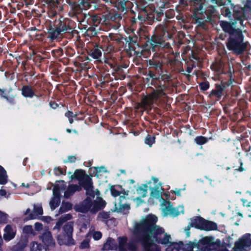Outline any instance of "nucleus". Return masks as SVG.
<instances>
[{"mask_svg":"<svg viewBox=\"0 0 251 251\" xmlns=\"http://www.w3.org/2000/svg\"><path fill=\"white\" fill-rule=\"evenodd\" d=\"M157 221L155 215L150 214L134 224L133 232L141 237L143 251H160L158 246L153 243L154 239L158 243L167 245L166 251H181L183 244L172 242L170 236L162 228L155 226Z\"/></svg>","mask_w":251,"mask_h":251,"instance_id":"1","label":"nucleus"},{"mask_svg":"<svg viewBox=\"0 0 251 251\" xmlns=\"http://www.w3.org/2000/svg\"><path fill=\"white\" fill-rule=\"evenodd\" d=\"M71 178L77 179L79 184L84 187L87 195L88 196L82 203L81 211L82 212L90 211L92 213H95L104 207L105 202L99 197V191L98 190H94L91 178L85 175L83 171H75L71 176Z\"/></svg>","mask_w":251,"mask_h":251,"instance_id":"2","label":"nucleus"},{"mask_svg":"<svg viewBox=\"0 0 251 251\" xmlns=\"http://www.w3.org/2000/svg\"><path fill=\"white\" fill-rule=\"evenodd\" d=\"M149 189L151 191V197L152 198L157 199L161 197L162 193L164 191L162 184L158 179L153 177L151 180L141 185L137 188L136 193L138 197L135 200L142 202L143 201L140 200V198L146 197Z\"/></svg>","mask_w":251,"mask_h":251,"instance_id":"3","label":"nucleus"},{"mask_svg":"<svg viewBox=\"0 0 251 251\" xmlns=\"http://www.w3.org/2000/svg\"><path fill=\"white\" fill-rule=\"evenodd\" d=\"M228 39L226 46L228 50L240 54L245 50L247 43H243V36L241 30H236Z\"/></svg>","mask_w":251,"mask_h":251,"instance_id":"4","label":"nucleus"},{"mask_svg":"<svg viewBox=\"0 0 251 251\" xmlns=\"http://www.w3.org/2000/svg\"><path fill=\"white\" fill-rule=\"evenodd\" d=\"M161 208L164 216L170 215L175 217L184 212L182 206H180L178 208H174L169 201H164L162 204Z\"/></svg>","mask_w":251,"mask_h":251,"instance_id":"5","label":"nucleus"},{"mask_svg":"<svg viewBox=\"0 0 251 251\" xmlns=\"http://www.w3.org/2000/svg\"><path fill=\"white\" fill-rule=\"evenodd\" d=\"M199 251H209L214 250L216 245L212 237H205L197 243Z\"/></svg>","mask_w":251,"mask_h":251,"instance_id":"6","label":"nucleus"},{"mask_svg":"<svg viewBox=\"0 0 251 251\" xmlns=\"http://www.w3.org/2000/svg\"><path fill=\"white\" fill-rule=\"evenodd\" d=\"M251 247V234H246L236 242L233 249L234 251H245V248Z\"/></svg>","mask_w":251,"mask_h":251,"instance_id":"7","label":"nucleus"},{"mask_svg":"<svg viewBox=\"0 0 251 251\" xmlns=\"http://www.w3.org/2000/svg\"><path fill=\"white\" fill-rule=\"evenodd\" d=\"M163 93L162 90L154 91L151 94L144 98L142 100L141 106L145 108L151 106L157 99L160 97Z\"/></svg>","mask_w":251,"mask_h":251,"instance_id":"8","label":"nucleus"},{"mask_svg":"<svg viewBox=\"0 0 251 251\" xmlns=\"http://www.w3.org/2000/svg\"><path fill=\"white\" fill-rule=\"evenodd\" d=\"M119 240V248L120 251H126L129 250L131 251H135L137 246L135 243L131 241L126 243L127 239L126 237H120Z\"/></svg>","mask_w":251,"mask_h":251,"instance_id":"9","label":"nucleus"},{"mask_svg":"<svg viewBox=\"0 0 251 251\" xmlns=\"http://www.w3.org/2000/svg\"><path fill=\"white\" fill-rule=\"evenodd\" d=\"M39 238L42 240L47 248L45 251H48V250L53 248L55 247V243L50 231H45L39 236Z\"/></svg>","mask_w":251,"mask_h":251,"instance_id":"10","label":"nucleus"},{"mask_svg":"<svg viewBox=\"0 0 251 251\" xmlns=\"http://www.w3.org/2000/svg\"><path fill=\"white\" fill-rule=\"evenodd\" d=\"M16 233V227L14 226L7 225L4 229L3 238L5 241H9L15 237Z\"/></svg>","mask_w":251,"mask_h":251,"instance_id":"11","label":"nucleus"},{"mask_svg":"<svg viewBox=\"0 0 251 251\" xmlns=\"http://www.w3.org/2000/svg\"><path fill=\"white\" fill-rule=\"evenodd\" d=\"M126 199V196H120V197L119 198V202L115 203L116 208L118 207V211L125 214L128 213L130 208L129 204L124 202Z\"/></svg>","mask_w":251,"mask_h":251,"instance_id":"12","label":"nucleus"},{"mask_svg":"<svg viewBox=\"0 0 251 251\" xmlns=\"http://www.w3.org/2000/svg\"><path fill=\"white\" fill-rule=\"evenodd\" d=\"M204 219L201 217H195L191 219L190 222L187 226V228L185 229L187 234L189 235V230L191 227L201 229Z\"/></svg>","mask_w":251,"mask_h":251,"instance_id":"13","label":"nucleus"},{"mask_svg":"<svg viewBox=\"0 0 251 251\" xmlns=\"http://www.w3.org/2000/svg\"><path fill=\"white\" fill-rule=\"evenodd\" d=\"M57 239L58 244L60 245H72L75 244V242L72 238V236H71V235H68L64 233L62 234L58 235Z\"/></svg>","mask_w":251,"mask_h":251,"instance_id":"14","label":"nucleus"},{"mask_svg":"<svg viewBox=\"0 0 251 251\" xmlns=\"http://www.w3.org/2000/svg\"><path fill=\"white\" fill-rule=\"evenodd\" d=\"M117 248L115 241L111 238H108L104 244L102 249L103 250H114Z\"/></svg>","mask_w":251,"mask_h":251,"instance_id":"15","label":"nucleus"},{"mask_svg":"<svg viewBox=\"0 0 251 251\" xmlns=\"http://www.w3.org/2000/svg\"><path fill=\"white\" fill-rule=\"evenodd\" d=\"M43 214V209L40 204H37L34 205V208L32 213L30 215V218L28 219H36L38 216Z\"/></svg>","mask_w":251,"mask_h":251,"instance_id":"16","label":"nucleus"},{"mask_svg":"<svg viewBox=\"0 0 251 251\" xmlns=\"http://www.w3.org/2000/svg\"><path fill=\"white\" fill-rule=\"evenodd\" d=\"M220 25L221 26L223 29L225 31L229 33L230 36H231L233 34H235L234 33L235 31L239 30V29H235L233 28L230 24L226 22L221 21L220 22Z\"/></svg>","mask_w":251,"mask_h":251,"instance_id":"17","label":"nucleus"},{"mask_svg":"<svg viewBox=\"0 0 251 251\" xmlns=\"http://www.w3.org/2000/svg\"><path fill=\"white\" fill-rule=\"evenodd\" d=\"M71 218L72 216L70 214H66L61 216L56 222V225L53 227V229L57 230V231H59L63 223L67 220L71 219Z\"/></svg>","mask_w":251,"mask_h":251,"instance_id":"18","label":"nucleus"},{"mask_svg":"<svg viewBox=\"0 0 251 251\" xmlns=\"http://www.w3.org/2000/svg\"><path fill=\"white\" fill-rule=\"evenodd\" d=\"M164 41L162 37L154 35L152 37L151 41V45L152 48L160 45L162 46H166V45L163 44Z\"/></svg>","mask_w":251,"mask_h":251,"instance_id":"19","label":"nucleus"},{"mask_svg":"<svg viewBox=\"0 0 251 251\" xmlns=\"http://www.w3.org/2000/svg\"><path fill=\"white\" fill-rule=\"evenodd\" d=\"M80 189V187L77 185H70L65 191L64 196L65 198H68L72 196L75 192L79 191Z\"/></svg>","mask_w":251,"mask_h":251,"instance_id":"20","label":"nucleus"},{"mask_svg":"<svg viewBox=\"0 0 251 251\" xmlns=\"http://www.w3.org/2000/svg\"><path fill=\"white\" fill-rule=\"evenodd\" d=\"M217 227V225L215 223L204 220L201 229L209 231L215 230Z\"/></svg>","mask_w":251,"mask_h":251,"instance_id":"21","label":"nucleus"},{"mask_svg":"<svg viewBox=\"0 0 251 251\" xmlns=\"http://www.w3.org/2000/svg\"><path fill=\"white\" fill-rule=\"evenodd\" d=\"M89 236H92L95 240H99L101 238L102 233L99 231L94 230V227H91L89 232L87 234V237Z\"/></svg>","mask_w":251,"mask_h":251,"instance_id":"22","label":"nucleus"},{"mask_svg":"<svg viewBox=\"0 0 251 251\" xmlns=\"http://www.w3.org/2000/svg\"><path fill=\"white\" fill-rule=\"evenodd\" d=\"M29 248L30 251H42L43 246L37 241H32L29 245Z\"/></svg>","mask_w":251,"mask_h":251,"instance_id":"23","label":"nucleus"},{"mask_svg":"<svg viewBox=\"0 0 251 251\" xmlns=\"http://www.w3.org/2000/svg\"><path fill=\"white\" fill-rule=\"evenodd\" d=\"M8 181V176L5 169L0 165V184H5Z\"/></svg>","mask_w":251,"mask_h":251,"instance_id":"24","label":"nucleus"},{"mask_svg":"<svg viewBox=\"0 0 251 251\" xmlns=\"http://www.w3.org/2000/svg\"><path fill=\"white\" fill-rule=\"evenodd\" d=\"M67 30V27L62 24L60 26L57 28L55 30L51 32V36L52 38H57L62 32Z\"/></svg>","mask_w":251,"mask_h":251,"instance_id":"25","label":"nucleus"},{"mask_svg":"<svg viewBox=\"0 0 251 251\" xmlns=\"http://www.w3.org/2000/svg\"><path fill=\"white\" fill-rule=\"evenodd\" d=\"M22 94L26 97H32L34 96V91L29 86H25L22 88Z\"/></svg>","mask_w":251,"mask_h":251,"instance_id":"26","label":"nucleus"},{"mask_svg":"<svg viewBox=\"0 0 251 251\" xmlns=\"http://www.w3.org/2000/svg\"><path fill=\"white\" fill-rule=\"evenodd\" d=\"M89 54L94 59H97L101 56V51L98 47H95L91 50Z\"/></svg>","mask_w":251,"mask_h":251,"instance_id":"27","label":"nucleus"},{"mask_svg":"<svg viewBox=\"0 0 251 251\" xmlns=\"http://www.w3.org/2000/svg\"><path fill=\"white\" fill-rule=\"evenodd\" d=\"M186 251H199L197 243H189L182 247Z\"/></svg>","mask_w":251,"mask_h":251,"instance_id":"28","label":"nucleus"},{"mask_svg":"<svg viewBox=\"0 0 251 251\" xmlns=\"http://www.w3.org/2000/svg\"><path fill=\"white\" fill-rule=\"evenodd\" d=\"M63 230L64 233L72 236L73 232V223L68 222L66 223L63 227Z\"/></svg>","mask_w":251,"mask_h":251,"instance_id":"29","label":"nucleus"},{"mask_svg":"<svg viewBox=\"0 0 251 251\" xmlns=\"http://www.w3.org/2000/svg\"><path fill=\"white\" fill-rule=\"evenodd\" d=\"M193 4L196 11L201 10L202 8V0H189Z\"/></svg>","mask_w":251,"mask_h":251,"instance_id":"30","label":"nucleus"},{"mask_svg":"<svg viewBox=\"0 0 251 251\" xmlns=\"http://www.w3.org/2000/svg\"><path fill=\"white\" fill-rule=\"evenodd\" d=\"M60 203V199L57 197H53L50 202V205L52 210L57 207Z\"/></svg>","mask_w":251,"mask_h":251,"instance_id":"31","label":"nucleus"},{"mask_svg":"<svg viewBox=\"0 0 251 251\" xmlns=\"http://www.w3.org/2000/svg\"><path fill=\"white\" fill-rule=\"evenodd\" d=\"M110 191H111V193L112 195L114 197H117V196H119V197H120V196H122V193L120 192L118 190H117L114 187H112L111 188ZM128 191L125 192V193L124 194L123 196H127L128 195Z\"/></svg>","mask_w":251,"mask_h":251,"instance_id":"32","label":"nucleus"},{"mask_svg":"<svg viewBox=\"0 0 251 251\" xmlns=\"http://www.w3.org/2000/svg\"><path fill=\"white\" fill-rule=\"evenodd\" d=\"M234 18L236 20L240 21V23L241 25H243V20L244 18V16L242 10H241L240 12H236L234 14Z\"/></svg>","mask_w":251,"mask_h":251,"instance_id":"33","label":"nucleus"},{"mask_svg":"<svg viewBox=\"0 0 251 251\" xmlns=\"http://www.w3.org/2000/svg\"><path fill=\"white\" fill-rule=\"evenodd\" d=\"M25 245H22L20 243H18L11 248V251H25Z\"/></svg>","mask_w":251,"mask_h":251,"instance_id":"34","label":"nucleus"},{"mask_svg":"<svg viewBox=\"0 0 251 251\" xmlns=\"http://www.w3.org/2000/svg\"><path fill=\"white\" fill-rule=\"evenodd\" d=\"M195 141L197 144L203 145L207 142V139L203 136H198L195 139Z\"/></svg>","mask_w":251,"mask_h":251,"instance_id":"35","label":"nucleus"},{"mask_svg":"<svg viewBox=\"0 0 251 251\" xmlns=\"http://www.w3.org/2000/svg\"><path fill=\"white\" fill-rule=\"evenodd\" d=\"M72 208V205L69 202L63 203L60 208L59 210L61 212H64L68 211Z\"/></svg>","mask_w":251,"mask_h":251,"instance_id":"36","label":"nucleus"},{"mask_svg":"<svg viewBox=\"0 0 251 251\" xmlns=\"http://www.w3.org/2000/svg\"><path fill=\"white\" fill-rule=\"evenodd\" d=\"M90 239L88 238H86L84 239L81 243L80 248L82 249H87L89 248L90 245Z\"/></svg>","mask_w":251,"mask_h":251,"instance_id":"37","label":"nucleus"},{"mask_svg":"<svg viewBox=\"0 0 251 251\" xmlns=\"http://www.w3.org/2000/svg\"><path fill=\"white\" fill-rule=\"evenodd\" d=\"M155 142V138L148 135L145 140V143L146 144L151 146Z\"/></svg>","mask_w":251,"mask_h":251,"instance_id":"38","label":"nucleus"},{"mask_svg":"<svg viewBox=\"0 0 251 251\" xmlns=\"http://www.w3.org/2000/svg\"><path fill=\"white\" fill-rule=\"evenodd\" d=\"M222 91L223 89L220 87L218 88L217 90H213L211 92V95L215 96L218 98H220L221 97Z\"/></svg>","mask_w":251,"mask_h":251,"instance_id":"39","label":"nucleus"},{"mask_svg":"<svg viewBox=\"0 0 251 251\" xmlns=\"http://www.w3.org/2000/svg\"><path fill=\"white\" fill-rule=\"evenodd\" d=\"M65 116L69 119V122L70 124H72L73 123V118L76 116L75 114H74L72 112L68 111L65 113Z\"/></svg>","mask_w":251,"mask_h":251,"instance_id":"40","label":"nucleus"},{"mask_svg":"<svg viewBox=\"0 0 251 251\" xmlns=\"http://www.w3.org/2000/svg\"><path fill=\"white\" fill-rule=\"evenodd\" d=\"M7 221V215L0 211V222L5 224Z\"/></svg>","mask_w":251,"mask_h":251,"instance_id":"41","label":"nucleus"},{"mask_svg":"<svg viewBox=\"0 0 251 251\" xmlns=\"http://www.w3.org/2000/svg\"><path fill=\"white\" fill-rule=\"evenodd\" d=\"M23 232L26 234H31L33 232V228L31 226H26L23 228Z\"/></svg>","mask_w":251,"mask_h":251,"instance_id":"42","label":"nucleus"},{"mask_svg":"<svg viewBox=\"0 0 251 251\" xmlns=\"http://www.w3.org/2000/svg\"><path fill=\"white\" fill-rule=\"evenodd\" d=\"M200 86L201 89L202 90L205 91L208 89L209 85V83L207 82H204L201 83L200 84Z\"/></svg>","mask_w":251,"mask_h":251,"instance_id":"43","label":"nucleus"},{"mask_svg":"<svg viewBox=\"0 0 251 251\" xmlns=\"http://www.w3.org/2000/svg\"><path fill=\"white\" fill-rule=\"evenodd\" d=\"M60 190L59 188L57 187H54L53 189V197H57L59 198V195H60Z\"/></svg>","mask_w":251,"mask_h":251,"instance_id":"44","label":"nucleus"},{"mask_svg":"<svg viewBox=\"0 0 251 251\" xmlns=\"http://www.w3.org/2000/svg\"><path fill=\"white\" fill-rule=\"evenodd\" d=\"M99 217L100 218H102V219H107L109 217V215L104 212H100L99 215Z\"/></svg>","mask_w":251,"mask_h":251,"instance_id":"45","label":"nucleus"},{"mask_svg":"<svg viewBox=\"0 0 251 251\" xmlns=\"http://www.w3.org/2000/svg\"><path fill=\"white\" fill-rule=\"evenodd\" d=\"M35 228L37 231H40L43 228L42 224L40 223H35Z\"/></svg>","mask_w":251,"mask_h":251,"instance_id":"46","label":"nucleus"},{"mask_svg":"<svg viewBox=\"0 0 251 251\" xmlns=\"http://www.w3.org/2000/svg\"><path fill=\"white\" fill-rule=\"evenodd\" d=\"M245 7L251 11V0H248L247 1Z\"/></svg>","mask_w":251,"mask_h":251,"instance_id":"47","label":"nucleus"},{"mask_svg":"<svg viewBox=\"0 0 251 251\" xmlns=\"http://www.w3.org/2000/svg\"><path fill=\"white\" fill-rule=\"evenodd\" d=\"M55 174L57 175H59L63 174L62 170L59 168H56L54 169Z\"/></svg>","mask_w":251,"mask_h":251,"instance_id":"48","label":"nucleus"},{"mask_svg":"<svg viewBox=\"0 0 251 251\" xmlns=\"http://www.w3.org/2000/svg\"><path fill=\"white\" fill-rule=\"evenodd\" d=\"M75 156H70L68 157V162H75Z\"/></svg>","mask_w":251,"mask_h":251,"instance_id":"49","label":"nucleus"},{"mask_svg":"<svg viewBox=\"0 0 251 251\" xmlns=\"http://www.w3.org/2000/svg\"><path fill=\"white\" fill-rule=\"evenodd\" d=\"M6 195V190L1 189L0 190V195L1 196H5Z\"/></svg>","mask_w":251,"mask_h":251,"instance_id":"50","label":"nucleus"},{"mask_svg":"<svg viewBox=\"0 0 251 251\" xmlns=\"http://www.w3.org/2000/svg\"><path fill=\"white\" fill-rule=\"evenodd\" d=\"M180 192H181L180 189H176V190L173 191V193L175 194L177 196L180 195Z\"/></svg>","mask_w":251,"mask_h":251,"instance_id":"51","label":"nucleus"},{"mask_svg":"<svg viewBox=\"0 0 251 251\" xmlns=\"http://www.w3.org/2000/svg\"><path fill=\"white\" fill-rule=\"evenodd\" d=\"M3 244V241L1 238V236L0 234V251H2V246Z\"/></svg>","mask_w":251,"mask_h":251,"instance_id":"52","label":"nucleus"},{"mask_svg":"<svg viewBox=\"0 0 251 251\" xmlns=\"http://www.w3.org/2000/svg\"><path fill=\"white\" fill-rule=\"evenodd\" d=\"M0 91L1 92V95L3 97H4V98H5L6 99H7V96H6V94L4 93V91L1 90V89H0Z\"/></svg>","mask_w":251,"mask_h":251,"instance_id":"53","label":"nucleus"},{"mask_svg":"<svg viewBox=\"0 0 251 251\" xmlns=\"http://www.w3.org/2000/svg\"><path fill=\"white\" fill-rule=\"evenodd\" d=\"M51 221V218L50 217H48L46 218V221L47 222L49 223Z\"/></svg>","mask_w":251,"mask_h":251,"instance_id":"54","label":"nucleus"},{"mask_svg":"<svg viewBox=\"0 0 251 251\" xmlns=\"http://www.w3.org/2000/svg\"><path fill=\"white\" fill-rule=\"evenodd\" d=\"M226 15L227 16L230 17V13L228 12V11L227 9L226 10Z\"/></svg>","mask_w":251,"mask_h":251,"instance_id":"55","label":"nucleus"},{"mask_svg":"<svg viewBox=\"0 0 251 251\" xmlns=\"http://www.w3.org/2000/svg\"><path fill=\"white\" fill-rule=\"evenodd\" d=\"M219 251H228L226 248H221V249H219Z\"/></svg>","mask_w":251,"mask_h":251,"instance_id":"56","label":"nucleus"},{"mask_svg":"<svg viewBox=\"0 0 251 251\" xmlns=\"http://www.w3.org/2000/svg\"><path fill=\"white\" fill-rule=\"evenodd\" d=\"M22 186H23V187H29V185L28 184L25 185L24 183H23L22 184Z\"/></svg>","mask_w":251,"mask_h":251,"instance_id":"57","label":"nucleus"},{"mask_svg":"<svg viewBox=\"0 0 251 251\" xmlns=\"http://www.w3.org/2000/svg\"><path fill=\"white\" fill-rule=\"evenodd\" d=\"M30 212V209L28 208L25 211V214H27V213H29Z\"/></svg>","mask_w":251,"mask_h":251,"instance_id":"58","label":"nucleus"},{"mask_svg":"<svg viewBox=\"0 0 251 251\" xmlns=\"http://www.w3.org/2000/svg\"><path fill=\"white\" fill-rule=\"evenodd\" d=\"M67 131L68 132V133H71V130L70 129H67Z\"/></svg>","mask_w":251,"mask_h":251,"instance_id":"59","label":"nucleus"},{"mask_svg":"<svg viewBox=\"0 0 251 251\" xmlns=\"http://www.w3.org/2000/svg\"><path fill=\"white\" fill-rule=\"evenodd\" d=\"M101 169L102 170H104L105 168H104V167H101Z\"/></svg>","mask_w":251,"mask_h":251,"instance_id":"60","label":"nucleus"},{"mask_svg":"<svg viewBox=\"0 0 251 251\" xmlns=\"http://www.w3.org/2000/svg\"><path fill=\"white\" fill-rule=\"evenodd\" d=\"M74 132L76 133V131L75 130H74Z\"/></svg>","mask_w":251,"mask_h":251,"instance_id":"61","label":"nucleus"},{"mask_svg":"<svg viewBox=\"0 0 251 251\" xmlns=\"http://www.w3.org/2000/svg\"><path fill=\"white\" fill-rule=\"evenodd\" d=\"M51 106L53 107V108H55V107H54V106H52V105H51Z\"/></svg>","mask_w":251,"mask_h":251,"instance_id":"62","label":"nucleus"}]
</instances>
